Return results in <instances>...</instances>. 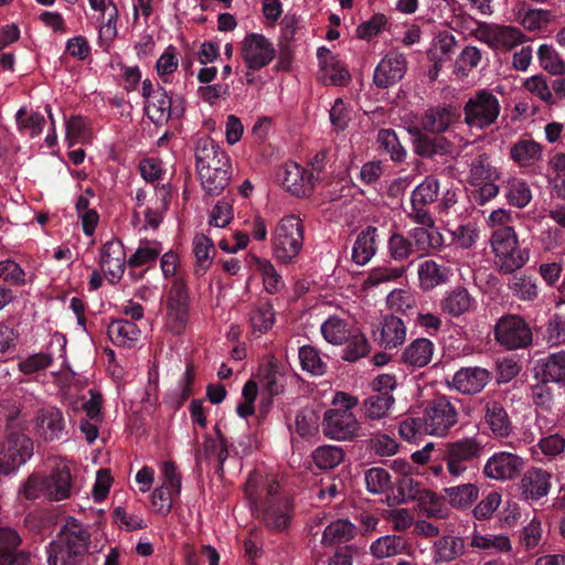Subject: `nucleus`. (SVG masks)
I'll use <instances>...</instances> for the list:
<instances>
[{
    "mask_svg": "<svg viewBox=\"0 0 565 565\" xmlns=\"http://www.w3.org/2000/svg\"><path fill=\"white\" fill-rule=\"evenodd\" d=\"M475 38L492 50L510 51L524 41V34L512 25L479 23L473 31Z\"/></svg>",
    "mask_w": 565,
    "mask_h": 565,
    "instance_id": "obj_11",
    "label": "nucleus"
},
{
    "mask_svg": "<svg viewBox=\"0 0 565 565\" xmlns=\"http://www.w3.org/2000/svg\"><path fill=\"white\" fill-rule=\"evenodd\" d=\"M149 119L156 124H162L172 116V102L162 87H157L156 93L145 103Z\"/></svg>",
    "mask_w": 565,
    "mask_h": 565,
    "instance_id": "obj_36",
    "label": "nucleus"
},
{
    "mask_svg": "<svg viewBox=\"0 0 565 565\" xmlns=\"http://www.w3.org/2000/svg\"><path fill=\"white\" fill-rule=\"evenodd\" d=\"M482 454V441L476 436L448 443L443 457L447 473L452 479L460 478L468 470V463L479 459Z\"/></svg>",
    "mask_w": 565,
    "mask_h": 565,
    "instance_id": "obj_6",
    "label": "nucleus"
},
{
    "mask_svg": "<svg viewBox=\"0 0 565 565\" xmlns=\"http://www.w3.org/2000/svg\"><path fill=\"white\" fill-rule=\"evenodd\" d=\"M386 303L391 311L408 315L414 311L416 307V299L408 290L394 289L387 295Z\"/></svg>",
    "mask_w": 565,
    "mask_h": 565,
    "instance_id": "obj_62",
    "label": "nucleus"
},
{
    "mask_svg": "<svg viewBox=\"0 0 565 565\" xmlns=\"http://www.w3.org/2000/svg\"><path fill=\"white\" fill-rule=\"evenodd\" d=\"M99 551L100 547L92 539L88 527L70 518L47 547V564L83 565L89 554Z\"/></svg>",
    "mask_w": 565,
    "mask_h": 565,
    "instance_id": "obj_1",
    "label": "nucleus"
},
{
    "mask_svg": "<svg viewBox=\"0 0 565 565\" xmlns=\"http://www.w3.org/2000/svg\"><path fill=\"white\" fill-rule=\"evenodd\" d=\"M189 319V294L185 281L174 279L167 298L166 327L173 333H181Z\"/></svg>",
    "mask_w": 565,
    "mask_h": 565,
    "instance_id": "obj_12",
    "label": "nucleus"
},
{
    "mask_svg": "<svg viewBox=\"0 0 565 565\" xmlns=\"http://www.w3.org/2000/svg\"><path fill=\"white\" fill-rule=\"evenodd\" d=\"M20 542L14 530L0 529V565H28L29 555L18 550Z\"/></svg>",
    "mask_w": 565,
    "mask_h": 565,
    "instance_id": "obj_26",
    "label": "nucleus"
},
{
    "mask_svg": "<svg viewBox=\"0 0 565 565\" xmlns=\"http://www.w3.org/2000/svg\"><path fill=\"white\" fill-rule=\"evenodd\" d=\"M203 190L210 195H218L230 184L232 166L230 168H212L198 173Z\"/></svg>",
    "mask_w": 565,
    "mask_h": 565,
    "instance_id": "obj_41",
    "label": "nucleus"
},
{
    "mask_svg": "<svg viewBox=\"0 0 565 565\" xmlns=\"http://www.w3.org/2000/svg\"><path fill=\"white\" fill-rule=\"evenodd\" d=\"M320 78L323 83L337 86L347 85L350 79V73L345 65L326 47H320L317 52Z\"/></svg>",
    "mask_w": 565,
    "mask_h": 565,
    "instance_id": "obj_23",
    "label": "nucleus"
},
{
    "mask_svg": "<svg viewBox=\"0 0 565 565\" xmlns=\"http://www.w3.org/2000/svg\"><path fill=\"white\" fill-rule=\"evenodd\" d=\"M501 105L489 89H478L465 104V122L470 128L486 129L499 118Z\"/></svg>",
    "mask_w": 565,
    "mask_h": 565,
    "instance_id": "obj_5",
    "label": "nucleus"
},
{
    "mask_svg": "<svg viewBox=\"0 0 565 565\" xmlns=\"http://www.w3.org/2000/svg\"><path fill=\"white\" fill-rule=\"evenodd\" d=\"M34 443L24 433L11 431L0 438V477L18 472L33 456Z\"/></svg>",
    "mask_w": 565,
    "mask_h": 565,
    "instance_id": "obj_4",
    "label": "nucleus"
},
{
    "mask_svg": "<svg viewBox=\"0 0 565 565\" xmlns=\"http://www.w3.org/2000/svg\"><path fill=\"white\" fill-rule=\"evenodd\" d=\"M49 500L62 501L70 499L74 493V481L71 463L65 459H56L50 473L46 476Z\"/></svg>",
    "mask_w": 565,
    "mask_h": 565,
    "instance_id": "obj_18",
    "label": "nucleus"
},
{
    "mask_svg": "<svg viewBox=\"0 0 565 565\" xmlns=\"http://www.w3.org/2000/svg\"><path fill=\"white\" fill-rule=\"evenodd\" d=\"M520 488L525 499L539 500L550 492L551 475L542 469H531L522 477Z\"/></svg>",
    "mask_w": 565,
    "mask_h": 565,
    "instance_id": "obj_28",
    "label": "nucleus"
},
{
    "mask_svg": "<svg viewBox=\"0 0 565 565\" xmlns=\"http://www.w3.org/2000/svg\"><path fill=\"white\" fill-rule=\"evenodd\" d=\"M109 339L116 345L128 347L139 339V328L127 320L113 321L107 329Z\"/></svg>",
    "mask_w": 565,
    "mask_h": 565,
    "instance_id": "obj_48",
    "label": "nucleus"
},
{
    "mask_svg": "<svg viewBox=\"0 0 565 565\" xmlns=\"http://www.w3.org/2000/svg\"><path fill=\"white\" fill-rule=\"evenodd\" d=\"M500 179L499 170L490 162L486 153L477 156L470 163L468 182L475 186L473 198L477 203L484 204L499 193V186L495 183Z\"/></svg>",
    "mask_w": 565,
    "mask_h": 565,
    "instance_id": "obj_7",
    "label": "nucleus"
},
{
    "mask_svg": "<svg viewBox=\"0 0 565 565\" xmlns=\"http://www.w3.org/2000/svg\"><path fill=\"white\" fill-rule=\"evenodd\" d=\"M15 120L19 130L29 134L31 138L40 136L46 122L43 115L35 111H28L25 107H21L17 111Z\"/></svg>",
    "mask_w": 565,
    "mask_h": 565,
    "instance_id": "obj_59",
    "label": "nucleus"
},
{
    "mask_svg": "<svg viewBox=\"0 0 565 565\" xmlns=\"http://www.w3.org/2000/svg\"><path fill=\"white\" fill-rule=\"evenodd\" d=\"M377 228L367 226L356 237L352 247V259L359 266L366 265L376 253Z\"/></svg>",
    "mask_w": 565,
    "mask_h": 565,
    "instance_id": "obj_34",
    "label": "nucleus"
},
{
    "mask_svg": "<svg viewBox=\"0 0 565 565\" xmlns=\"http://www.w3.org/2000/svg\"><path fill=\"white\" fill-rule=\"evenodd\" d=\"M395 398L391 393L383 392L369 396L363 402L364 415L373 420H379L388 416L394 406Z\"/></svg>",
    "mask_w": 565,
    "mask_h": 565,
    "instance_id": "obj_45",
    "label": "nucleus"
},
{
    "mask_svg": "<svg viewBox=\"0 0 565 565\" xmlns=\"http://www.w3.org/2000/svg\"><path fill=\"white\" fill-rule=\"evenodd\" d=\"M276 55L274 44L263 34L249 33L241 43V57L253 71L267 66Z\"/></svg>",
    "mask_w": 565,
    "mask_h": 565,
    "instance_id": "obj_13",
    "label": "nucleus"
},
{
    "mask_svg": "<svg viewBox=\"0 0 565 565\" xmlns=\"http://www.w3.org/2000/svg\"><path fill=\"white\" fill-rule=\"evenodd\" d=\"M163 247L161 242L156 239H141L135 253L128 258L130 267H140L154 263Z\"/></svg>",
    "mask_w": 565,
    "mask_h": 565,
    "instance_id": "obj_50",
    "label": "nucleus"
},
{
    "mask_svg": "<svg viewBox=\"0 0 565 565\" xmlns=\"http://www.w3.org/2000/svg\"><path fill=\"white\" fill-rule=\"evenodd\" d=\"M419 224L422 226L409 232L416 248L424 253L440 248L444 245V237L435 226L434 218L430 216V222Z\"/></svg>",
    "mask_w": 565,
    "mask_h": 565,
    "instance_id": "obj_33",
    "label": "nucleus"
},
{
    "mask_svg": "<svg viewBox=\"0 0 565 565\" xmlns=\"http://www.w3.org/2000/svg\"><path fill=\"white\" fill-rule=\"evenodd\" d=\"M374 337L385 349L396 348L406 339V327L401 318L385 316L374 331Z\"/></svg>",
    "mask_w": 565,
    "mask_h": 565,
    "instance_id": "obj_25",
    "label": "nucleus"
},
{
    "mask_svg": "<svg viewBox=\"0 0 565 565\" xmlns=\"http://www.w3.org/2000/svg\"><path fill=\"white\" fill-rule=\"evenodd\" d=\"M477 301L463 287L447 291L440 300V310L450 317H460L476 309Z\"/></svg>",
    "mask_w": 565,
    "mask_h": 565,
    "instance_id": "obj_27",
    "label": "nucleus"
},
{
    "mask_svg": "<svg viewBox=\"0 0 565 565\" xmlns=\"http://www.w3.org/2000/svg\"><path fill=\"white\" fill-rule=\"evenodd\" d=\"M490 244L494 266L501 274H512L529 260V253L520 248L514 230L492 232Z\"/></svg>",
    "mask_w": 565,
    "mask_h": 565,
    "instance_id": "obj_3",
    "label": "nucleus"
},
{
    "mask_svg": "<svg viewBox=\"0 0 565 565\" xmlns=\"http://www.w3.org/2000/svg\"><path fill=\"white\" fill-rule=\"evenodd\" d=\"M312 457L320 469H332L342 462L344 454L340 447L328 445L318 447Z\"/></svg>",
    "mask_w": 565,
    "mask_h": 565,
    "instance_id": "obj_64",
    "label": "nucleus"
},
{
    "mask_svg": "<svg viewBox=\"0 0 565 565\" xmlns=\"http://www.w3.org/2000/svg\"><path fill=\"white\" fill-rule=\"evenodd\" d=\"M195 161L198 173L211 170L212 168H230V166H232L226 152L209 137L198 140Z\"/></svg>",
    "mask_w": 565,
    "mask_h": 565,
    "instance_id": "obj_20",
    "label": "nucleus"
},
{
    "mask_svg": "<svg viewBox=\"0 0 565 565\" xmlns=\"http://www.w3.org/2000/svg\"><path fill=\"white\" fill-rule=\"evenodd\" d=\"M407 71V60L398 51L388 52L377 64L373 82L380 88H387L398 83Z\"/></svg>",
    "mask_w": 565,
    "mask_h": 565,
    "instance_id": "obj_16",
    "label": "nucleus"
},
{
    "mask_svg": "<svg viewBox=\"0 0 565 565\" xmlns=\"http://www.w3.org/2000/svg\"><path fill=\"white\" fill-rule=\"evenodd\" d=\"M355 535V526L348 520L339 519L328 524L322 533L321 544L331 547L351 541Z\"/></svg>",
    "mask_w": 565,
    "mask_h": 565,
    "instance_id": "obj_38",
    "label": "nucleus"
},
{
    "mask_svg": "<svg viewBox=\"0 0 565 565\" xmlns=\"http://www.w3.org/2000/svg\"><path fill=\"white\" fill-rule=\"evenodd\" d=\"M457 40L451 33L439 32L428 50V57L436 64H443L455 52Z\"/></svg>",
    "mask_w": 565,
    "mask_h": 565,
    "instance_id": "obj_52",
    "label": "nucleus"
},
{
    "mask_svg": "<svg viewBox=\"0 0 565 565\" xmlns=\"http://www.w3.org/2000/svg\"><path fill=\"white\" fill-rule=\"evenodd\" d=\"M456 120V114L450 107H436L427 110L422 118L424 130L434 134L446 131Z\"/></svg>",
    "mask_w": 565,
    "mask_h": 565,
    "instance_id": "obj_37",
    "label": "nucleus"
},
{
    "mask_svg": "<svg viewBox=\"0 0 565 565\" xmlns=\"http://www.w3.org/2000/svg\"><path fill=\"white\" fill-rule=\"evenodd\" d=\"M508 288L521 301H534L540 294L536 279L525 274L514 275L510 279Z\"/></svg>",
    "mask_w": 565,
    "mask_h": 565,
    "instance_id": "obj_47",
    "label": "nucleus"
},
{
    "mask_svg": "<svg viewBox=\"0 0 565 565\" xmlns=\"http://www.w3.org/2000/svg\"><path fill=\"white\" fill-rule=\"evenodd\" d=\"M484 412L486 423L494 435L505 437L510 434L511 422L505 409L500 403L495 401H487Z\"/></svg>",
    "mask_w": 565,
    "mask_h": 565,
    "instance_id": "obj_40",
    "label": "nucleus"
},
{
    "mask_svg": "<svg viewBox=\"0 0 565 565\" xmlns=\"http://www.w3.org/2000/svg\"><path fill=\"white\" fill-rule=\"evenodd\" d=\"M510 159L519 168H532L543 159V146L531 138L518 139L509 150Z\"/></svg>",
    "mask_w": 565,
    "mask_h": 565,
    "instance_id": "obj_24",
    "label": "nucleus"
},
{
    "mask_svg": "<svg viewBox=\"0 0 565 565\" xmlns=\"http://www.w3.org/2000/svg\"><path fill=\"white\" fill-rule=\"evenodd\" d=\"M463 552V539L455 535H444L436 540L431 546L433 561L436 564L452 562L461 556Z\"/></svg>",
    "mask_w": 565,
    "mask_h": 565,
    "instance_id": "obj_31",
    "label": "nucleus"
},
{
    "mask_svg": "<svg viewBox=\"0 0 565 565\" xmlns=\"http://www.w3.org/2000/svg\"><path fill=\"white\" fill-rule=\"evenodd\" d=\"M508 202L519 209L525 207L532 200V191L526 181L519 178H510L504 186Z\"/></svg>",
    "mask_w": 565,
    "mask_h": 565,
    "instance_id": "obj_53",
    "label": "nucleus"
},
{
    "mask_svg": "<svg viewBox=\"0 0 565 565\" xmlns=\"http://www.w3.org/2000/svg\"><path fill=\"white\" fill-rule=\"evenodd\" d=\"M315 174L309 173L296 162H288L284 167L281 183L284 188L296 196L309 195L316 184Z\"/></svg>",
    "mask_w": 565,
    "mask_h": 565,
    "instance_id": "obj_22",
    "label": "nucleus"
},
{
    "mask_svg": "<svg viewBox=\"0 0 565 565\" xmlns=\"http://www.w3.org/2000/svg\"><path fill=\"white\" fill-rule=\"evenodd\" d=\"M540 66L548 74L557 76L565 74V60L548 44H542L537 50Z\"/></svg>",
    "mask_w": 565,
    "mask_h": 565,
    "instance_id": "obj_58",
    "label": "nucleus"
},
{
    "mask_svg": "<svg viewBox=\"0 0 565 565\" xmlns=\"http://www.w3.org/2000/svg\"><path fill=\"white\" fill-rule=\"evenodd\" d=\"M542 375L545 382L555 383L565 390V351L551 353L542 360Z\"/></svg>",
    "mask_w": 565,
    "mask_h": 565,
    "instance_id": "obj_43",
    "label": "nucleus"
},
{
    "mask_svg": "<svg viewBox=\"0 0 565 565\" xmlns=\"http://www.w3.org/2000/svg\"><path fill=\"white\" fill-rule=\"evenodd\" d=\"M523 459L512 452L492 455L486 462L483 473L493 480L507 481L515 478L523 469Z\"/></svg>",
    "mask_w": 565,
    "mask_h": 565,
    "instance_id": "obj_19",
    "label": "nucleus"
},
{
    "mask_svg": "<svg viewBox=\"0 0 565 565\" xmlns=\"http://www.w3.org/2000/svg\"><path fill=\"white\" fill-rule=\"evenodd\" d=\"M408 132L415 137L414 150L420 157L434 158L451 152V143L443 137L428 138L417 127L409 128Z\"/></svg>",
    "mask_w": 565,
    "mask_h": 565,
    "instance_id": "obj_29",
    "label": "nucleus"
},
{
    "mask_svg": "<svg viewBox=\"0 0 565 565\" xmlns=\"http://www.w3.org/2000/svg\"><path fill=\"white\" fill-rule=\"evenodd\" d=\"M376 141L379 148L387 153L394 162H403L406 159L407 152L393 129H381Z\"/></svg>",
    "mask_w": 565,
    "mask_h": 565,
    "instance_id": "obj_57",
    "label": "nucleus"
},
{
    "mask_svg": "<svg viewBox=\"0 0 565 565\" xmlns=\"http://www.w3.org/2000/svg\"><path fill=\"white\" fill-rule=\"evenodd\" d=\"M278 488L279 486L275 480H266V482H264L260 473L253 472L249 475L245 483V495L249 501L256 503L263 491H266L270 501L271 499H275L274 495L278 492Z\"/></svg>",
    "mask_w": 565,
    "mask_h": 565,
    "instance_id": "obj_54",
    "label": "nucleus"
},
{
    "mask_svg": "<svg viewBox=\"0 0 565 565\" xmlns=\"http://www.w3.org/2000/svg\"><path fill=\"white\" fill-rule=\"evenodd\" d=\"M423 419L427 435L444 437L457 424L458 413L449 399L439 397L426 406Z\"/></svg>",
    "mask_w": 565,
    "mask_h": 565,
    "instance_id": "obj_10",
    "label": "nucleus"
},
{
    "mask_svg": "<svg viewBox=\"0 0 565 565\" xmlns=\"http://www.w3.org/2000/svg\"><path fill=\"white\" fill-rule=\"evenodd\" d=\"M491 379L490 372L480 366L462 367L458 370L451 382L450 387L462 394H477L481 392Z\"/></svg>",
    "mask_w": 565,
    "mask_h": 565,
    "instance_id": "obj_21",
    "label": "nucleus"
},
{
    "mask_svg": "<svg viewBox=\"0 0 565 565\" xmlns=\"http://www.w3.org/2000/svg\"><path fill=\"white\" fill-rule=\"evenodd\" d=\"M450 507L457 510L469 509L479 498V488L473 483H463L444 489Z\"/></svg>",
    "mask_w": 565,
    "mask_h": 565,
    "instance_id": "obj_39",
    "label": "nucleus"
},
{
    "mask_svg": "<svg viewBox=\"0 0 565 565\" xmlns=\"http://www.w3.org/2000/svg\"><path fill=\"white\" fill-rule=\"evenodd\" d=\"M417 273L420 288L424 290H430L446 284L452 275L449 267L440 265L433 259L420 263Z\"/></svg>",
    "mask_w": 565,
    "mask_h": 565,
    "instance_id": "obj_30",
    "label": "nucleus"
},
{
    "mask_svg": "<svg viewBox=\"0 0 565 565\" xmlns=\"http://www.w3.org/2000/svg\"><path fill=\"white\" fill-rule=\"evenodd\" d=\"M255 269L262 276L264 288L267 292L277 294L285 287L281 275L269 259L256 258Z\"/></svg>",
    "mask_w": 565,
    "mask_h": 565,
    "instance_id": "obj_51",
    "label": "nucleus"
},
{
    "mask_svg": "<svg viewBox=\"0 0 565 565\" xmlns=\"http://www.w3.org/2000/svg\"><path fill=\"white\" fill-rule=\"evenodd\" d=\"M449 232L451 236V244L461 249L472 248L480 236L479 227L475 222L460 224Z\"/></svg>",
    "mask_w": 565,
    "mask_h": 565,
    "instance_id": "obj_60",
    "label": "nucleus"
},
{
    "mask_svg": "<svg viewBox=\"0 0 565 565\" xmlns=\"http://www.w3.org/2000/svg\"><path fill=\"white\" fill-rule=\"evenodd\" d=\"M249 321L254 332L265 333L275 322V312L268 301H258L250 310Z\"/></svg>",
    "mask_w": 565,
    "mask_h": 565,
    "instance_id": "obj_55",
    "label": "nucleus"
},
{
    "mask_svg": "<svg viewBox=\"0 0 565 565\" xmlns=\"http://www.w3.org/2000/svg\"><path fill=\"white\" fill-rule=\"evenodd\" d=\"M439 193V181L428 175L419 183L412 192L411 195V211L408 217L416 223L430 222V214L426 209L427 204L434 203Z\"/></svg>",
    "mask_w": 565,
    "mask_h": 565,
    "instance_id": "obj_15",
    "label": "nucleus"
},
{
    "mask_svg": "<svg viewBox=\"0 0 565 565\" xmlns=\"http://www.w3.org/2000/svg\"><path fill=\"white\" fill-rule=\"evenodd\" d=\"M494 338L500 345L508 350H516L532 343V331L520 316L507 315L497 321Z\"/></svg>",
    "mask_w": 565,
    "mask_h": 565,
    "instance_id": "obj_9",
    "label": "nucleus"
},
{
    "mask_svg": "<svg viewBox=\"0 0 565 565\" xmlns=\"http://www.w3.org/2000/svg\"><path fill=\"white\" fill-rule=\"evenodd\" d=\"M554 18V13L545 9H521L516 13V21L531 32L545 29Z\"/></svg>",
    "mask_w": 565,
    "mask_h": 565,
    "instance_id": "obj_46",
    "label": "nucleus"
},
{
    "mask_svg": "<svg viewBox=\"0 0 565 565\" xmlns=\"http://www.w3.org/2000/svg\"><path fill=\"white\" fill-rule=\"evenodd\" d=\"M127 262L120 241L110 239L103 245L99 254V267L109 282L116 284L121 279Z\"/></svg>",
    "mask_w": 565,
    "mask_h": 565,
    "instance_id": "obj_17",
    "label": "nucleus"
},
{
    "mask_svg": "<svg viewBox=\"0 0 565 565\" xmlns=\"http://www.w3.org/2000/svg\"><path fill=\"white\" fill-rule=\"evenodd\" d=\"M433 354L434 343L426 338H419L405 348L402 360L409 366L423 367L431 361Z\"/></svg>",
    "mask_w": 565,
    "mask_h": 565,
    "instance_id": "obj_35",
    "label": "nucleus"
},
{
    "mask_svg": "<svg viewBox=\"0 0 565 565\" xmlns=\"http://www.w3.org/2000/svg\"><path fill=\"white\" fill-rule=\"evenodd\" d=\"M321 333L323 339L333 345H341L348 341L353 329L350 328L348 321L338 316L329 317L321 324Z\"/></svg>",
    "mask_w": 565,
    "mask_h": 565,
    "instance_id": "obj_44",
    "label": "nucleus"
},
{
    "mask_svg": "<svg viewBox=\"0 0 565 565\" xmlns=\"http://www.w3.org/2000/svg\"><path fill=\"white\" fill-rule=\"evenodd\" d=\"M305 242V225L299 215L280 217L271 230L270 244L274 259L281 265L294 264Z\"/></svg>",
    "mask_w": 565,
    "mask_h": 565,
    "instance_id": "obj_2",
    "label": "nucleus"
},
{
    "mask_svg": "<svg viewBox=\"0 0 565 565\" xmlns=\"http://www.w3.org/2000/svg\"><path fill=\"white\" fill-rule=\"evenodd\" d=\"M90 8L94 11H97L102 14L106 20L102 23L99 33L106 39H114L117 35V20H118V10L113 0H108V3L105 0H88Z\"/></svg>",
    "mask_w": 565,
    "mask_h": 565,
    "instance_id": "obj_42",
    "label": "nucleus"
},
{
    "mask_svg": "<svg viewBox=\"0 0 565 565\" xmlns=\"http://www.w3.org/2000/svg\"><path fill=\"white\" fill-rule=\"evenodd\" d=\"M470 545L475 548L508 553L512 550V543L504 534H480L475 532Z\"/></svg>",
    "mask_w": 565,
    "mask_h": 565,
    "instance_id": "obj_56",
    "label": "nucleus"
},
{
    "mask_svg": "<svg viewBox=\"0 0 565 565\" xmlns=\"http://www.w3.org/2000/svg\"><path fill=\"white\" fill-rule=\"evenodd\" d=\"M348 344L343 352V359L349 362H355L370 352V344L364 334L358 329L351 331Z\"/></svg>",
    "mask_w": 565,
    "mask_h": 565,
    "instance_id": "obj_63",
    "label": "nucleus"
},
{
    "mask_svg": "<svg viewBox=\"0 0 565 565\" xmlns=\"http://www.w3.org/2000/svg\"><path fill=\"white\" fill-rule=\"evenodd\" d=\"M322 429L332 439L348 440L358 435L360 424L352 412L332 408L323 415Z\"/></svg>",
    "mask_w": 565,
    "mask_h": 565,
    "instance_id": "obj_14",
    "label": "nucleus"
},
{
    "mask_svg": "<svg viewBox=\"0 0 565 565\" xmlns=\"http://www.w3.org/2000/svg\"><path fill=\"white\" fill-rule=\"evenodd\" d=\"M46 476L41 472L31 473L20 486L19 493L26 500L45 498L49 500Z\"/></svg>",
    "mask_w": 565,
    "mask_h": 565,
    "instance_id": "obj_61",
    "label": "nucleus"
},
{
    "mask_svg": "<svg viewBox=\"0 0 565 565\" xmlns=\"http://www.w3.org/2000/svg\"><path fill=\"white\" fill-rule=\"evenodd\" d=\"M291 504L289 499H271L267 502L264 512V522L267 527L274 531L286 529L291 520Z\"/></svg>",
    "mask_w": 565,
    "mask_h": 565,
    "instance_id": "obj_32",
    "label": "nucleus"
},
{
    "mask_svg": "<svg viewBox=\"0 0 565 565\" xmlns=\"http://www.w3.org/2000/svg\"><path fill=\"white\" fill-rule=\"evenodd\" d=\"M32 433L40 443H53L67 435L66 418L61 408L43 406L31 420Z\"/></svg>",
    "mask_w": 565,
    "mask_h": 565,
    "instance_id": "obj_8",
    "label": "nucleus"
},
{
    "mask_svg": "<svg viewBox=\"0 0 565 565\" xmlns=\"http://www.w3.org/2000/svg\"><path fill=\"white\" fill-rule=\"evenodd\" d=\"M406 548L405 541L398 535H384L375 540L370 546V553L377 559L399 555Z\"/></svg>",
    "mask_w": 565,
    "mask_h": 565,
    "instance_id": "obj_49",
    "label": "nucleus"
}]
</instances>
